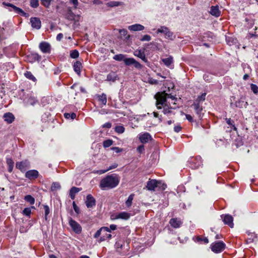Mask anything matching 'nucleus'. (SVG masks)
<instances>
[{
    "label": "nucleus",
    "mask_w": 258,
    "mask_h": 258,
    "mask_svg": "<svg viewBox=\"0 0 258 258\" xmlns=\"http://www.w3.org/2000/svg\"><path fill=\"white\" fill-rule=\"evenodd\" d=\"M119 180V177L117 174H112L101 179L100 187L104 190L113 188L118 185Z\"/></svg>",
    "instance_id": "1"
},
{
    "label": "nucleus",
    "mask_w": 258,
    "mask_h": 258,
    "mask_svg": "<svg viewBox=\"0 0 258 258\" xmlns=\"http://www.w3.org/2000/svg\"><path fill=\"white\" fill-rule=\"evenodd\" d=\"M167 93L165 92H158L154 96L156 100V106L158 109H162V106H164L167 102Z\"/></svg>",
    "instance_id": "2"
},
{
    "label": "nucleus",
    "mask_w": 258,
    "mask_h": 258,
    "mask_svg": "<svg viewBox=\"0 0 258 258\" xmlns=\"http://www.w3.org/2000/svg\"><path fill=\"white\" fill-rule=\"evenodd\" d=\"M2 5L5 7H9L8 9L10 11H14L16 14H19L21 16L25 17L26 18H28L29 17V14L28 13H25L21 8H18L11 3L3 2Z\"/></svg>",
    "instance_id": "3"
},
{
    "label": "nucleus",
    "mask_w": 258,
    "mask_h": 258,
    "mask_svg": "<svg viewBox=\"0 0 258 258\" xmlns=\"http://www.w3.org/2000/svg\"><path fill=\"white\" fill-rule=\"evenodd\" d=\"M157 187H159L162 190H164L166 187V185L162 183L161 181L156 179L150 180L147 183L146 187L149 190H155V188Z\"/></svg>",
    "instance_id": "4"
},
{
    "label": "nucleus",
    "mask_w": 258,
    "mask_h": 258,
    "mask_svg": "<svg viewBox=\"0 0 258 258\" xmlns=\"http://www.w3.org/2000/svg\"><path fill=\"white\" fill-rule=\"evenodd\" d=\"M64 18L69 21H74L75 24H77L80 21L81 16L80 15H75L70 7H69L63 14Z\"/></svg>",
    "instance_id": "5"
},
{
    "label": "nucleus",
    "mask_w": 258,
    "mask_h": 258,
    "mask_svg": "<svg viewBox=\"0 0 258 258\" xmlns=\"http://www.w3.org/2000/svg\"><path fill=\"white\" fill-rule=\"evenodd\" d=\"M226 247L225 244L219 241L211 244V250L215 253H219L223 251Z\"/></svg>",
    "instance_id": "6"
},
{
    "label": "nucleus",
    "mask_w": 258,
    "mask_h": 258,
    "mask_svg": "<svg viewBox=\"0 0 258 258\" xmlns=\"http://www.w3.org/2000/svg\"><path fill=\"white\" fill-rule=\"evenodd\" d=\"M156 33H163L165 35L166 38H168L171 40L173 39V33L170 31V30L166 26H161L157 30Z\"/></svg>",
    "instance_id": "7"
},
{
    "label": "nucleus",
    "mask_w": 258,
    "mask_h": 258,
    "mask_svg": "<svg viewBox=\"0 0 258 258\" xmlns=\"http://www.w3.org/2000/svg\"><path fill=\"white\" fill-rule=\"evenodd\" d=\"M69 223L73 231L76 233L79 234L81 232V226L72 218H70Z\"/></svg>",
    "instance_id": "8"
},
{
    "label": "nucleus",
    "mask_w": 258,
    "mask_h": 258,
    "mask_svg": "<svg viewBox=\"0 0 258 258\" xmlns=\"http://www.w3.org/2000/svg\"><path fill=\"white\" fill-rule=\"evenodd\" d=\"M124 63L128 66L133 64L136 68L139 69H141L143 68V66L134 58H125Z\"/></svg>",
    "instance_id": "9"
},
{
    "label": "nucleus",
    "mask_w": 258,
    "mask_h": 258,
    "mask_svg": "<svg viewBox=\"0 0 258 258\" xmlns=\"http://www.w3.org/2000/svg\"><path fill=\"white\" fill-rule=\"evenodd\" d=\"M30 166L29 162L26 160L23 161L16 163V167L19 169L21 172H25Z\"/></svg>",
    "instance_id": "10"
},
{
    "label": "nucleus",
    "mask_w": 258,
    "mask_h": 258,
    "mask_svg": "<svg viewBox=\"0 0 258 258\" xmlns=\"http://www.w3.org/2000/svg\"><path fill=\"white\" fill-rule=\"evenodd\" d=\"M221 217L225 224L228 225L231 228L233 227V218L232 216L229 214L222 215Z\"/></svg>",
    "instance_id": "11"
},
{
    "label": "nucleus",
    "mask_w": 258,
    "mask_h": 258,
    "mask_svg": "<svg viewBox=\"0 0 258 258\" xmlns=\"http://www.w3.org/2000/svg\"><path fill=\"white\" fill-rule=\"evenodd\" d=\"M23 101L27 105H34L38 102L37 99L31 94L27 95V96L23 99Z\"/></svg>",
    "instance_id": "12"
},
{
    "label": "nucleus",
    "mask_w": 258,
    "mask_h": 258,
    "mask_svg": "<svg viewBox=\"0 0 258 258\" xmlns=\"http://www.w3.org/2000/svg\"><path fill=\"white\" fill-rule=\"evenodd\" d=\"M119 80V77L116 73L111 71L107 75L105 81H107L111 83H115L116 81Z\"/></svg>",
    "instance_id": "13"
},
{
    "label": "nucleus",
    "mask_w": 258,
    "mask_h": 258,
    "mask_svg": "<svg viewBox=\"0 0 258 258\" xmlns=\"http://www.w3.org/2000/svg\"><path fill=\"white\" fill-rule=\"evenodd\" d=\"M191 107L194 108L195 111L197 115L198 116V117L200 119H201L203 117L204 113L203 112V108L202 106L198 104L193 103L191 105Z\"/></svg>",
    "instance_id": "14"
},
{
    "label": "nucleus",
    "mask_w": 258,
    "mask_h": 258,
    "mask_svg": "<svg viewBox=\"0 0 258 258\" xmlns=\"http://www.w3.org/2000/svg\"><path fill=\"white\" fill-rule=\"evenodd\" d=\"M31 26L37 30L40 29L41 26V21L39 18L33 17L30 19Z\"/></svg>",
    "instance_id": "15"
},
{
    "label": "nucleus",
    "mask_w": 258,
    "mask_h": 258,
    "mask_svg": "<svg viewBox=\"0 0 258 258\" xmlns=\"http://www.w3.org/2000/svg\"><path fill=\"white\" fill-rule=\"evenodd\" d=\"M38 175V171L36 170H28L25 173V177L30 180L37 178Z\"/></svg>",
    "instance_id": "16"
},
{
    "label": "nucleus",
    "mask_w": 258,
    "mask_h": 258,
    "mask_svg": "<svg viewBox=\"0 0 258 258\" xmlns=\"http://www.w3.org/2000/svg\"><path fill=\"white\" fill-rule=\"evenodd\" d=\"M39 47L43 53H49L50 52V45L46 42H42L39 44Z\"/></svg>",
    "instance_id": "17"
},
{
    "label": "nucleus",
    "mask_w": 258,
    "mask_h": 258,
    "mask_svg": "<svg viewBox=\"0 0 258 258\" xmlns=\"http://www.w3.org/2000/svg\"><path fill=\"white\" fill-rule=\"evenodd\" d=\"M87 208H92L96 204V200L91 195H88L85 202Z\"/></svg>",
    "instance_id": "18"
},
{
    "label": "nucleus",
    "mask_w": 258,
    "mask_h": 258,
    "mask_svg": "<svg viewBox=\"0 0 258 258\" xmlns=\"http://www.w3.org/2000/svg\"><path fill=\"white\" fill-rule=\"evenodd\" d=\"M134 54L139 58H140L143 61H144L146 63H148V61L146 57L144 50H136L134 51Z\"/></svg>",
    "instance_id": "19"
},
{
    "label": "nucleus",
    "mask_w": 258,
    "mask_h": 258,
    "mask_svg": "<svg viewBox=\"0 0 258 258\" xmlns=\"http://www.w3.org/2000/svg\"><path fill=\"white\" fill-rule=\"evenodd\" d=\"M140 141L142 143H147L149 141L152 140V137L150 134L148 133H144L139 137Z\"/></svg>",
    "instance_id": "20"
},
{
    "label": "nucleus",
    "mask_w": 258,
    "mask_h": 258,
    "mask_svg": "<svg viewBox=\"0 0 258 258\" xmlns=\"http://www.w3.org/2000/svg\"><path fill=\"white\" fill-rule=\"evenodd\" d=\"M106 232H111L110 229L107 227H102L96 232L94 237L97 238L100 236H102L103 233Z\"/></svg>",
    "instance_id": "21"
},
{
    "label": "nucleus",
    "mask_w": 258,
    "mask_h": 258,
    "mask_svg": "<svg viewBox=\"0 0 258 258\" xmlns=\"http://www.w3.org/2000/svg\"><path fill=\"white\" fill-rule=\"evenodd\" d=\"M128 29L131 31H139L143 30L145 29V27L140 24H135L129 26Z\"/></svg>",
    "instance_id": "22"
},
{
    "label": "nucleus",
    "mask_w": 258,
    "mask_h": 258,
    "mask_svg": "<svg viewBox=\"0 0 258 258\" xmlns=\"http://www.w3.org/2000/svg\"><path fill=\"white\" fill-rule=\"evenodd\" d=\"M169 223L172 227L177 228L180 227L182 222L177 218H172L170 220Z\"/></svg>",
    "instance_id": "23"
},
{
    "label": "nucleus",
    "mask_w": 258,
    "mask_h": 258,
    "mask_svg": "<svg viewBox=\"0 0 258 258\" xmlns=\"http://www.w3.org/2000/svg\"><path fill=\"white\" fill-rule=\"evenodd\" d=\"M82 68V64L80 61H76L73 64V69L74 71L79 76L81 75V70Z\"/></svg>",
    "instance_id": "24"
},
{
    "label": "nucleus",
    "mask_w": 258,
    "mask_h": 258,
    "mask_svg": "<svg viewBox=\"0 0 258 258\" xmlns=\"http://www.w3.org/2000/svg\"><path fill=\"white\" fill-rule=\"evenodd\" d=\"M131 214L126 212H122L117 214L115 219H121L123 220H128L131 217Z\"/></svg>",
    "instance_id": "25"
},
{
    "label": "nucleus",
    "mask_w": 258,
    "mask_h": 258,
    "mask_svg": "<svg viewBox=\"0 0 258 258\" xmlns=\"http://www.w3.org/2000/svg\"><path fill=\"white\" fill-rule=\"evenodd\" d=\"M3 118L8 123H11L14 120L15 116L12 113L7 112L4 114Z\"/></svg>",
    "instance_id": "26"
},
{
    "label": "nucleus",
    "mask_w": 258,
    "mask_h": 258,
    "mask_svg": "<svg viewBox=\"0 0 258 258\" xmlns=\"http://www.w3.org/2000/svg\"><path fill=\"white\" fill-rule=\"evenodd\" d=\"M177 106H171L170 103L168 102V103H166L164 106H163V112L165 114H167L171 113V109H175L177 108Z\"/></svg>",
    "instance_id": "27"
},
{
    "label": "nucleus",
    "mask_w": 258,
    "mask_h": 258,
    "mask_svg": "<svg viewBox=\"0 0 258 258\" xmlns=\"http://www.w3.org/2000/svg\"><path fill=\"white\" fill-rule=\"evenodd\" d=\"M210 13L212 15L216 17H219L221 15V12L219 10V7L218 6H212L211 7Z\"/></svg>",
    "instance_id": "28"
},
{
    "label": "nucleus",
    "mask_w": 258,
    "mask_h": 258,
    "mask_svg": "<svg viewBox=\"0 0 258 258\" xmlns=\"http://www.w3.org/2000/svg\"><path fill=\"white\" fill-rule=\"evenodd\" d=\"M81 190V188L73 186L72 187L70 190L69 192V195L70 198L72 200H74L75 198L76 194L79 192Z\"/></svg>",
    "instance_id": "29"
},
{
    "label": "nucleus",
    "mask_w": 258,
    "mask_h": 258,
    "mask_svg": "<svg viewBox=\"0 0 258 258\" xmlns=\"http://www.w3.org/2000/svg\"><path fill=\"white\" fill-rule=\"evenodd\" d=\"M162 61L167 67L170 68L171 65L173 62V58L172 56L170 55L167 58H162Z\"/></svg>",
    "instance_id": "30"
},
{
    "label": "nucleus",
    "mask_w": 258,
    "mask_h": 258,
    "mask_svg": "<svg viewBox=\"0 0 258 258\" xmlns=\"http://www.w3.org/2000/svg\"><path fill=\"white\" fill-rule=\"evenodd\" d=\"M206 96V93H202L201 94V95L199 96L198 97L197 99L195 100V101H194V103L196 104V103H197V104H198L200 105V103L201 102H203L205 100Z\"/></svg>",
    "instance_id": "31"
},
{
    "label": "nucleus",
    "mask_w": 258,
    "mask_h": 258,
    "mask_svg": "<svg viewBox=\"0 0 258 258\" xmlns=\"http://www.w3.org/2000/svg\"><path fill=\"white\" fill-rule=\"evenodd\" d=\"M98 100L103 105H105L107 103V97L106 95L104 93H102V94L98 95Z\"/></svg>",
    "instance_id": "32"
},
{
    "label": "nucleus",
    "mask_w": 258,
    "mask_h": 258,
    "mask_svg": "<svg viewBox=\"0 0 258 258\" xmlns=\"http://www.w3.org/2000/svg\"><path fill=\"white\" fill-rule=\"evenodd\" d=\"M225 120L226 121V123L229 125L232 128V129L235 131H237V127L235 126V124H234V122L233 120H231V118H225Z\"/></svg>",
    "instance_id": "33"
},
{
    "label": "nucleus",
    "mask_w": 258,
    "mask_h": 258,
    "mask_svg": "<svg viewBox=\"0 0 258 258\" xmlns=\"http://www.w3.org/2000/svg\"><path fill=\"white\" fill-rule=\"evenodd\" d=\"M7 163L8 165V171L11 172L13 171L14 166V162L11 158L7 159Z\"/></svg>",
    "instance_id": "34"
},
{
    "label": "nucleus",
    "mask_w": 258,
    "mask_h": 258,
    "mask_svg": "<svg viewBox=\"0 0 258 258\" xmlns=\"http://www.w3.org/2000/svg\"><path fill=\"white\" fill-rule=\"evenodd\" d=\"M110 233V232L103 233L102 236L100 237L99 241L101 242L105 241L107 239H110L111 234Z\"/></svg>",
    "instance_id": "35"
},
{
    "label": "nucleus",
    "mask_w": 258,
    "mask_h": 258,
    "mask_svg": "<svg viewBox=\"0 0 258 258\" xmlns=\"http://www.w3.org/2000/svg\"><path fill=\"white\" fill-rule=\"evenodd\" d=\"M134 196L135 195L134 194L130 195L128 197L127 200L126 201L125 205L127 207H130L132 206Z\"/></svg>",
    "instance_id": "36"
},
{
    "label": "nucleus",
    "mask_w": 258,
    "mask_h": 258,
    "mask_svg": "<svg viewBox=\"0 0 258 258\" xmlns=\"http://www.w3.org/2000/svg\"><path fill=\"white\" fill-rule=\"evenodd\" d=\"M24 200L31 205L34 204L35 203V199L31 195L26 196L24 198Z\"/></svg>",
    "instance_id": "37"
},
{
    "label": "nucleus",
    "mask_w": 258,
    "mask_h": 258,
    "mask_svg": "<svg viewBox=\"0 0 258 258\" xmlns=\"http://www.w3.org/2000/svg\"><path fill=\"white\" fill-rule=\"evenodd\" d=\"M125 56L122 54H116L114 56L113 58L117 61H123L125 59Z\"/></svg>",
    "instance_id": "38"
},
{
    "label": "nucleus",
    "mask_w": 258,
    "mask_h": 258,
    "mask_svg": "<svg viewBox=\"0 0 258 258\" xmlns=\"http://www.w3.org/2000/svg\"><path fill=\"white\" fill-rule=\"evenodd\" d=\"M122 3L119 2L111 1L107 3V6L109 7H114L120 6Z\"/></svg>",
    "instance_id": "39"
},
{
    "label": "nucleus",
    "mask_w": 258,
    "mask_h": 258,
    "mask_svg": "<svg viewBox=\"0 0 258 258\" xmlns=\"http://www.w3.org/2000/svg\"><path fill=\"white\" fill-rule=\"evenodd\" d=\"M119 33L121 35H123V36H125V39L128 40L130 38V35H127V31L125 29H119L118 30Z\"/></svg>",
    "instance_id": "40"
},
{
    "label": "nucleus",
    "mask_w": 258,
    "mask_h": 258,
    "mask_svg": "<svg viewBox=\"0 0 258 258\" xmlns=\"http://www.w3.org/2000/svg\"><path fill=\"white\" fill-rule=\"evenodd\" d=\"M44 212H45V216L44 219L45 221L48 220V215L50 213V209L47 205H43Z\"/></svg>",
    "instance_id": "41"
},
{
    "label": "nucleus",
    "mask_w": 258,
    "mask_h": 258,
    "mask_svg": "<svg viewBox=\"0 0 258 258\" xmlns=\"http://www.w3.org/2000/svg\"><path fill=\"white\" fill-rule=\"evenodd\" d=\"M24 75L28 79H30L33 81H35L36 80L35 77L33 75V74L30 72L27 71L24 74Z\"/></svg>",
    "instance_id": "42"
},
{
    "label": "nucleus",
    "mask_w": 258,
    "mask_h": 258,
    "mask_svg": "<svg viewBox=\"0 0 258 258\" xmlns=\"http://www.w3.org/2000/svg\"><path fill=\"white\" fill-rule=\"evenodd\" d=\"M195 160H196L197 161V164H196L195 165H194L193 166V167H194L195 168H199L202 164V158L201 156H197L196 157V158L195 159Z\"/></svg>",
    "instance_id": "43"
},
{
    "label": "nucleus",
    "mask_w": 258,
    "mask_h": 258,
    "mask_svg": "<svg viewBox=\"0 0 258 258\" xmlns=\"http://www.w3.org/2000/svg\"><path fill=\"white\" fill-rule=\"evenodd\" d=\"M60 187L61 186L58 182H53L51 186V189L52 191L56 190L59 189Z\"/></svg>",
    "instance_id": "44"
},
{
    "label": "nucleus",
    "mask_w": 258,
    "mask_h": 258,
    "mask_svg": "<svg viewBox=\"0 0 258 258\" xmlns=\"http://www.w3.org/2000/svg\"><path fill=\"white\" fill-rule=\"evenodd\" d=\"M64 116L67 119L71 118L72 119H74L76 117V114L75 113H65L64 114Z\"/></svg>",
    "instance_id": "45"
},
{
    "label": "nucleus",
    "mask_w": 258,
    "mask_h": 258,
    "mask_svg": "<svg viewBox=\"0 0 258 258\" xmlns=\"http://www.w3.org/2000/svg\"><path fill=\"white\" fill-rule=\"evenodd\" d=\"M113 144V141L110 139L105 140L103 142V146L104 148H108Z\"/></svg>",
    "instance_id": "46"
},
{
    "label": "nucleus",
    "mask_w": 258,
    "mask_h": 258,
    "mask_svg": "<svg viewBox=\"0 0 258 258\" xmlns=\"http://www.w3.org/2000/svg\"><path fill=\"white\" fill-rule=\"evenodd\" d=\"M195 239L196 240H195L198 242H202V241H204L205 243H208L209 242V240L207 237L203 238L200 237V236H197L195 238Z\"/></svg>",
    "instance_id": "47"
},
{
    "label": "nucleus",
    "mask_w": 258,
    "mask_h": 258,
    "mask_svg": "<svg viewBox=\"0 0 258 258\" xmlns=\"http://www.w3.org/2000/svg\"><path fill=\"white\" fill-rule=\"evenodd\" d=\"M118 166V164L116 163H113L112 165L110 166L106 170H101L100 171V174L104 173L110 170H111L112 169L115 168Z\"/></svg>",
    "instance_id": "48"
},
{
    "label": "nucleus",
    "mask_w": 258,
    "mask_h": 258,
    "mask_svg": "<svg viewBox=\"0 0 258 258\" xmlns=\"http://www.w3.org/2000/svg\"><path fill=\"white\" fill-rule=\"evenodd\" d=\"M79 51L76 49L72 50L70 53V56L72 58H77L79 57Z\"/></svg>",
    "instance_id": "49"
},
{
    "label": "nucleus",
    "mask_w": 258,
    "mask_h": 258,
    "mask_svg": "<svg viewBox=\"0 0 258 258\" xmlns=\"http://www.w3.org/2000/svg\"><path fill=\"white\" fill-rule=\"evenodd\" d=\"M32 57L35 61H40L41 60V56L37 53L32 54Z\"/></svg>",
    "instance_id": "50"
},
{
    "label": "nucleus",
    "mask_w": 258,
    "mask_h": 258,
    "mask_svg": "<svg viewBox=\"0 0 258 258\" xmlns=\"http://www.w3.org/2000/svg\"><path fill=\"white\" fill-rule=\"evenodd\" d=\"M30 6L33 8H36L39 6L38 0H30Z\"/></svg>",
    "instance_id": "51"
},
{
    "label": "nucleus",
    "mask_w": 258,
    "mask_h": 258,
    "mask_svg": "<svg viewBox=\"0 0 258 258\" xmlns=\"http://www.w3.org/2000/svg\"><path fill=\"white\" fill-rule=\"evenodd\" d=\"M250 89L254 94H257L258 93V87L255 84H251Z\"/></svg>",
    "instance_id": "52"
},
{
    "label": "nucleus",
    "mask_w": 258,
    "mask_h": 258,
    "mask_svg": "<svg viewBox=\"0 0 258 258\" xmlns=\"http://www.w3.org/2000/svg\"><path fill=\"white\" fill-rule=\"evenodd\" d=\"M41 4L45 7L46 8H48L50 5V3L51 0H40Z\"/></svg>",
    "instance_id": "53"
},
{
    "label": "nucleus",
    "mask_w": 258,
    "mask_h": 258,
    "mask_svg": "<svg viewBox=\"0 0 258 258\" xmlns=\"http://www.w3.org/2000/svg\"><path fill=\"white\" fill-rule=\"evenodd\" d=\"M24 215L29 216L31 213V210L30 208H25L22 212Z\"/></svg>",
    "instance_id": "54"
},
{
    "label": "nucleus",
    "mask_w": 258,
    "mask_h": 258,
    "mask_svg": "<svg viewBox=\"0 0 258 258\" xmlns=\"http://www.w3.org/2000/svg\"><path fill=\"white\" fill-rule=\"evenodd\" d=\"M115 131L119 134H122L124 132V128L122 126H117L115 128Z\"/></svg>",
    "instance_id": "55"
},
{
    "label": "nucleus",
    "mask_w": 258,
    "mask_h": 258,
    "mask_svg": "<svg viewBox=\"0 0 258 258\" xmlns=\"http://www.w3.org/2000/svg\"><path fill=\"white\" fill-rule=\"evenodd\" d=\"M151 39V37L149 35H145L140 39L141 41H149Z\"/></svg>",
    "instance_id": "56"
},
{
    "label": "nucleus",
    "mask_w": 258,
    "mask_h": 258,
    "mask_svg": "<svg viewBox=\"0 0 258 258\" xmlns=\"http://www.w3.org/2000/svg\"><path fill=\"white\" fill-rule=\"evenodd\" d=\"M73 207L75 212L77 214H79L80 212V208L78 207L75 202H73Z\"/></svg>",
    "instance_id": "57"
},
{
    "label": "nucleus",
    "mask_w": 258,
    "mask_h": 258,
    "mask_svg": "<svg viewBox=\"0 0 258 258\" xmlns=\"http://www.w3.org/2000/svg\"><path fill=\"white\" fill-rule=\"evenodd\" d=\"M226 41H227V43L229 45H231L232 44H233L234 43H235L234 41V39H233L232 38L230 37H227L226 38Z\"/></svg>",
    "instance_id": "58"
},
{
    "label": "nucleus",
    "mask_w": 258,
    "mask_h": 258,
    "mask_svg": "<svg viewBox=\"0 0 258 258\" xmlns=\"http://www.w3.org/2000/svg\"><path fill=\"white\" fill-rule=\"evenodd\" d=\"M148 82L151 84H158V81L157 80L151 78H149Z\"/></svg>",
    "instance_id": "59"
},
{
    "label": "nucleus",
    "mask_w": 258,
    "mask_h": 258,
    "mask_svg": "<svg viewBox=\"0 0 258 258\" xmlns=\"http://www.w3.org/2000/svg\"><path fill=\"white\" fill-rule=\"evenodd\" d=\"M111 123L109 122H106L102 125L103 128H110L111 127Z\"/></svg>",
    "instance_id": "60"
},
{
    "label": "nucleus",
    "mask_w": 258,
    "mask_h": 258,
    "mask_svg": "<svg viewBox=\"0 0 258 258\" xmlns=\"http://www.w3.org/2000/svg\"><path fill=\"white\" fill-rule=\"evenodd\" d=\"M167 98H171L172 100L176 101L177 98L175 96L172 95L171 94L167 93Z\"/></svg>",
    "instance_id": "61"
},
{
    "label": "nucleus",
    "mask_w": 258,
    "mask_h": 258,
    "mask_svg": "<svg viewBox=\"0 0 258 258\" xmlns=\"http://www.w3.org/2000/svg\"><path fill=\"white\" fill-rule=\"evenodd\" d=\"M153 114H154V116L155 117L158 118L159 122H161L162 121V116H161V115L159 116L158 113L157 112H153Z\"/></svg>",
    "instance_id": "62"
},
{
    "label": "nucleus",
    "mask_w": 258,
    "mask_h": 258,
    "mask_svg": "<svg viewBox=\"0 0 258 258\" xmlns=\"http://www.w3.org/2000/svg\"><path fill=\"white\" fill-rule=\"evenodd\" d=\"M111 149L113 151H115L116 153H119L122 151V149L118 147H112Z\"/></svg>",
    "instance_id": "63"
},
{
    "label": "nucleus",
    "mask_w": 258,
    "mask_h": 258,
    "mask_svg": "<svg viewBox=\"0 0 258 258\" xmlns=\"http://www.w3.org/2000/svg\"><path fill=\"white\" fill-rule=\"evenodd\" d=\"M181 127L180 125H177L174 127V131L176 133L179 132L181 131Z\"/></svg>",
    "instance_id": "64"
}]
</instances>
